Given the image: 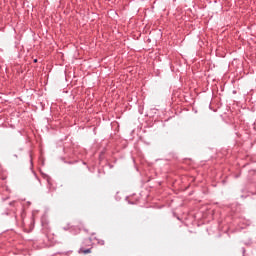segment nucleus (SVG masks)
<instances>
[{"label":"nucleus","mask_w":256,"mask_h":256,"mask_svg":"<svg viewBox=\"0 0 256 256\" xmlns=\"http://www.w3.org/2000/svg\"><path fill=\"white\" fill-rule=\"evenodd\" d=\"M79 253H83L84 255H87V254L91 253V248H89V249H83V248H81V249L79 250Z\"/></svg>","instance_id":"nucleus-1"},{"label":"nucleus","mask_w":256,"mask_h":256,"mask_svg":"<svg viewBox=\"0 0 256 256\" xmlns=\"http://www.w3.org/2000/svg\"><path fill=\"white\" fill-rule=\"evenodd\" d=\"M100 245H105V241H101V242H100Z\"/></svg>","instance_id":"nucleus-2"},{"label":"nucleus","mask_w":256,"mask_h":256,"mask_svg":"<svg viewBox=\"0 0 256 256\" xmlns=\"http://www.w3.org/2000/svg\"><path fill=\"white\" fill-rule=\"evenodd\" d=\"M34 63H37V59L34 60Z\"/></svg>","instance_id":"nucleus-3"}]
</instances>
